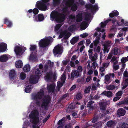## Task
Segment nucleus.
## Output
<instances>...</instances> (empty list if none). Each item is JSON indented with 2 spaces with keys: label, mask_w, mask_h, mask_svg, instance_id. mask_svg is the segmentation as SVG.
<instances>
[{
  "label": "nucleus",
  "mask_w": 128,
  "mask_h": 128,
  "mask_svg": "<svg viewBox=\"0 0 128 128\" xmlns=\"http://www.w3.org/2000/svg\"><path fill=\"white\" fill-rule=\"evenodd\" d=\"M50 101L51 98L50 96L49 95L45 96L42 100L41 107L44 108L46 110L48 106Z\"/></svg>",
  "instance_id": "obj_4"
},
{
  "label": "nucleus",
  "mask_w": 128,
  "mask_h": 128,
  "mask_svg": "<svg viewBox=\"0 0 128 128\" xmlns=\"http://www.w3.org/2000/svg\"><path fill=\"white\" fill-rule=\"evenodd\" d=\"M7 48V44L4 43L0 44V52H4Z\"/></svg>",
  "instance_id": "obj_16"
},
{
  "label": "nucleus",
  "mask_w": 128,
  "mask_h": 128,
  "mask_svg": "<svg viewBox=\"0 0 128 128\" xmlns=\"http://www.w3.org/2000/svg\"><path fill=\"white\" fill-rule=\"evenodd\" d=\"M62 24H58L56 25L55 27V30L56 31L58 30L61 27Z\"/></svg>",
  "instance_id": "obj_48"
},
{
  "label": "nucleus",
  "mask_w": 128,
  "mask_h": 128,
  "mask_svg": "<svg viewBox=\"0 0 128 128\" xmlns=\"http://www.w3.org/2000/svg\"><path fill=\"white\" fill-rule=\"evenodd\" d=\"M15 65L16 68H21L23 66L22 62L21 60L17 61L15 63Z\"/></svg>",
  "instance_id": "obj_24"
},
{
  "label": "nucleus",
  "mask_w": 128,
  "mask_h": 128,
  "mask_svg": "<svg viewBox=\"0 0 128 128\" xmlns=\"http://www.w3.org/2000/svg\"><path fill=\"white\" fill-rule=\"evenodd\" d=\"M53 4L55 6L60 3V0H53Z\"/></svg>",
  "instance_id": "obj_39"
},
{
  "label": "nucleus",
  "mask_w": 128,
  "mask_h": 128,
  "mask_svg": "<svg viewBox=\"0 0 128 128\" xmlns=\"http://www.w3.org/2000/svg\"><path fill=\"white\" fill-rule=\"evenodd\" d=\"M36 55H34L33 53H32L30 55V60H33L35 61L36 60Z\"/></svg>",
  "instance_id": "obj_37"
},
{
  "label": "nucleus",
  "mask_w": 128,
  "mask_h": 128,
  "mask_svg": "<svg viewBox=\"0 0 128 128\" xmlns=\"http://www.w3.org/2000/svg\"><path fill=\"white\" fill-rule=\"evenodd\" d=\"M36 7L40 10L45 11L47 10V6L46 4L42 2L41 1H38L36 4Z\"/></svg>",
  "instance_id": "obj_5"
},
{
  "label": "nucleus",
  "mask_w": 128,
  "mask_h": 128,
  "mask_svg": "<svg viewBox=\"0 0 128 128\" xmlns=\"http://www.w3.org/2000/svg\"><path fill=\"white\" fill-rule=\"evenodd\" d=\"M62 11H63V13L66 14H67L69 13V12L68 10L65 9V8H62Z\"/></svg>",
  "instance_id": "obj_55"
},
{
  "label": "nucleus",
  "mask_w": 128,
  "mask_h": 128,
  "mask_svg": "<svg viewBox=\"0 0 128 128\" xmlns=\"http://www.w3.org/2000/svg\"><path fill=\"white\" fill-rule=\"evenodd\" d=\"M49 66L47 64H44V72H46L48 70Z\"/></svg>",
  "instance_id": "obj_58"
},
{
  "label": "nucleus",
  "mask_w": 128,
  "mask_h": 128,
  "mask_svg": "<svg viewBox=\"0 0 128 128\" xmlns=\"http://www.w3.org/2000/svg\"><path fill=\"white\" fill-rule=\"evenodd\" d=\"M35 74L36 76L38 77V78H40V76L42 75V74L40 73L39 69L37 68L35 71Z\"/></svg>",
  "instance_id": "obj_35"
},
{
  "label": "nucleus",
  "mask_w": 128,
  "mask_h": 128,
  "mask_svg": "<svg viewBox=\"0 0 128 128\" xmlns=\"http://www.w3.org/2000/svg\"><path fill=\"white\" fill-rule=\"evenodd\" d=\"M77 70L80 72H82V66H79L77 68Z\"/></svg>",
  "instance_id": "obj_62"
},
{
  "label": "nucleus",
  "mask_w": 128,
  "mask_h": 128,
  "mask_svg": "<svg viewBox=\"0 0 128 128\" xmlns=\"http://www.w3.org/2000/svg\"><path fill=\"white\" fill-rule=\"evenodd\" d=\"M65 118H63L59 120L58 122V125H61L64 126V124L65 122L64 120Z\"/></svg>",
  "instance_id": "obj_33"
},
{
  "label": "nucleus",
  "mask_w": 128,
  "mask_h": 128,
  "mask_svg": "<svg viewBox=\"0 0 128 128\" xmlns=\"http://www.w3.org/2000/svg\"><path fill=\"white\" fill-rule=\"evenodd\" d=\"M79 40V36H74L70 40L71 44L74 45Z\"/></svg>",
  "instance_id": "obj_18"
},
{
  "label": "nucleus",
  "mask_w": 128,
  "mask_h": 128,
  "mask_svg": "<svg viewBox=\"0 0 128 128\" xmlns=\"http://www.w3.org/2000/svg\"><path fill=\"white\" fill-rule=\"evenodd\" d=\"M121 22H119L118 21H117L116 22L118 26H122L124 23V20L123 19H122L121 21Z\"/></svg>",
  "instance_id": "obj_47"
},
{
  "label": "nucleus",
  "mask_w": 128,
  "mask_h": 128,
  "mask_svg": "<svg viewBox=\"0 0 128 128\" xmlns=\"http://www.w3.org/2000/svg\"><path fill=\"white\" fill-rule=\"evenodd\" d=\"M90 88L89 86L87 87L84 90V93L85 94H88L90 92Z\"/></svg>",
  "instance_id": "obj_49"
},
{
  "label": "nucleus",
  "mask_w": 128,
  "mask_h": 128,
  "mask_svg": "<svg viewBox=\"0 0 128 128\" xmlns=\"http://www.w3.org/2000/svg\"><path fill=\"white\" fill-rule=\"evenodd\" d=\"M76 98L78 100L81 99L82 98L81 94L80 93L78 94L76 96Z\"/></svg>",
  "instance_id": "obj_59"
},
{
  "label": "nucleus",
  "mask_w": 128,
  "mask_h": 128,
  "mask_svg": "<svg viewBox=\"0 0 128 128\" xmlns=\"http://www.w3.org/2000/svg\"><path fill=\"white\" fill-rule=\"evenodd\" d=\"M119 14V12L117 10H116L112 12L109 14V16L110 17L112 18L115 16H118Z\"/></svg>",
  "instance_id": "obj_26"
},
{
  "label": "nucleus",
  "mask_w": 128,
  "mask_h": 128,
  "mask_svg": "<svg viewBox=\"0 0 128 128\" xmlns=\"http://www.w3.org/2000/svg\"><path fill=\"white\" fill-rule=\"evenodd\" d=\"M128 61V58L127 57H123L121 60V61L122 63H125Z\"/></svg>",
  "instance_id": "obj_41"
},
{
  "label": "nucleus",
  "mask_w": 128,
  "mask_h": 128,
  "mask_svg": "<svg viewBox=\"0 0 128 128\" xmlns=\"http://www.w3.org/2000/svg\"><path fill=\"white\" fill-rule=\"evenodd\" d=\"M66 79V74L64 73L61 76V80L62 82L63 83H64Z\"/></svg>",
  "instance_id": "obj_36"
},
{
  "label": "nucleus",
  "mask_w": 128,
  "mask_h": 128,
  "mask_svg": "<svg viewBox=\"0 0 128 128\" xmlns=\"http://www.w3.org/2000/svg\"><path fill=\"white\" fill-rule=\"evenodd\" d=\"M112 81L110 79V76L108 74L106 75L105 76L104 82L106 84H109L110 82Z\"/></svg>",
  "instance_id": "obj_25"
},
{
  "label": "nucleus",
  "mask_w": 128,
  "mask_h": 128,
  "mask_svg": "<svg viewBox=\"0 0 128 128\" xmlns=\"http://www.w3.org/2000/svg\"><path fill=\"white\" fill-rule=\"evenodd\" d=\"M77 18L76 20V22H78L82 20V16L81 15L78 14L77 15Z\"/></svg>",
  "instance_id": "obj_44"
},
{
  "label": "nucleus",
  "mask_w": 128,
  "mask_h": 128,
  "mask_svg": "<svg viewBox=\"0 0 128 128\" xmlns=\"http://www.w3.org/2000/svg\"><path fill=\"white\" fill-rule=\"evenodd\" d=\"M26 74L24 72H22L20 75V78L22 80H24L26 78Z\"/></svg>",
  "instance_id": "obj_40"
},
{
  "label": "nucleus",
  "mask_w": 128,
  "mask_h": 128,
  "mask_svg": "<svg viewBox=\"0 0 128 128\" xmlns=\"http://www.w3.org/2000/svg\"><path fill=\"white\" fill-rule=\"evenodd\" d=\"M122 91H120L118 92L116 94V96H121L122 94Z\"/></svg>",
  "instance_id": "obj_50"
},
{
  "label": "nucleus",
  "mask_w": 128,
  "mask_h": 128,
  "mask_svg": "<svg viewBox=\"0 0 128 128\" xmlns=\"http://www.w3.org/2000/svg\"><path fill=\"white\" fill-rule=\"evenodd\" d=\"M53 39L52 37H48L41 39L39 43V46L41 48H45L48 46L51 42Z\"/></svg>",
  "instance_id": "obj_2"
},
{
  "label": "nucleus",
  "mask_w": 128,
  "mask_h": 128,
  "mask_svg": "<svg viewBox=\"0 0 128 128\" xmlns=\"http://www.w3.org/2000/svg\"><path fill=\"white\" fill-rule=\"evenodd\" d=\"M30 50L31 52H32L36 50V45H30Z\"/></svg>",
  "instance_id": "obj_38"
},
{
  "label": "nucleus",
  "mask_w": 128,
  "mask_h": 128,
  "mask_svg": "<svg viewBox=\"0 0 128 128\" xmlns=\"http://www.w3.org/2000/svg\"><path fill=\"white\" fill-rule=\"evenodd\" d=\"M4 23L6 24L8 27H11L12 26V22L7 18H5L4 19Z\"/></svg>",
  "instance_id": "obj_27"
},
{
  "label": "nucleus",
  "mask_w": 128,
  "mask_h": 128,
  "mask_svg": "<svg viewBox=\"0 0 128 128\" xmlns=\"http://www.w3.org/2000/svg\"><path fill=\"white\" fill-rule=\"evenodd\" d=\"M112 52H114V54L116 55L118 53V49L117 48L115 47L112 50Z\"/></svg>",
  "instance_id": "obj_46"
},
{
  "label": "nucleus",
  "mask_w": 128,
  "mask_h": 128,
  "mask_svg": "<svg viewBox=\"0 0 128 128\" xmlns=\"http://www.w3.org/2000/svg\"><path fill=\"white\" fill-rule=\"evenodd\" d=\"M38 114L39 112L37 110L32 111L29 114L30 118L32 119V123L35 124H36L39 122Z\"/></svg>",
  "instance_id": "obj_3"
},
{
  "label": "nucleus",
  "mask_w": 128,
  "mask_h": 128,
  "mask_svg": "<svg viewBox=\"0 0 128 128\" xmlns=\"http://www.w3.org/2000/svg\"><path fill=\"white\" fill-rule=\"evenodd\" d=\"M8 57L5 55H3L0 57V61L2 62H5L8 60Z\"/></svg>",
  "instance_id": "obj_29"
},
{
  "label": "nucleus",
  "mask_w": 128,
  "mask_h": 128,
  "mask_svg": "<svg viewBox=\"0 0 128 128\" xmlns=\"http://www.w3.org/2000/svg\"><path fill=\"white\" fill-rule=\"evenodd\" d=\"M78 1L79 2L80 4L81 5H84L85 4V2L83 0H78Z\"/></svg>",
  "instance_id": "obj_64"
},
{
  "label": "nucleus",
  "mask_w": 128,
  "mask_h": 128,
  "mask_svg": "<svg viewBox=\"0 0 128 128\" xmlns=\"http://www.w3.org/2000/svg\"><path fill=\"white\" fill-rule=\"evenodd\" d=\"M75 0H64L63 2H65V4L66 5L64 8L65 9L68 10V7H70V3L69 2H70L72 4H74V1Z\"/></svg>",
  "instance_id": "obj_14"
},
{
  "label": "nucleus",
  "mask_w": 128,
  "mask_h": 128,
  "mask_svg": "<svg viewBox=\"0 0 128 128\" xmlns=\"http://www.w3.org/2000/svg\"><path fill=\"white\" fill-rule=\"evenodd\" d=\"M29 82L31 84H35L37 82L36 76H32L30 77L29 80Z\"/></svg>",
  "instance_id": "obj_15"
},
{
  "label": "nucleus",
  "mask_w": 128,
  "mask_h": 128,
  "mask_svg": "<svg viewBox=\"0 0 128 128\" xmlns=\"http://www.w3.org/2000/svg\"><path fill=\"white\" fill-rule=\"evenodd\" d=\"M16 75L15 71L14 70H11L10 71L9 76L10 80L12 81L14 80Z\"/></svg>",
  "instance_id": "obj_13"
},
{
  "label": "nucleus",
  "mask_w": 128,
  "mask_h": 128,
  "mask_svg": "<svg viewBox=\"0 0 128 128\" xmlns=\"http://www.w3.org/2000/svg\"><path fill=\"white\" fill-rule=\"evenodd\" d=\"M65 33L64 32H61L60 33L59 37L60 38H62L65 36Z\"/></svg>",
  "instance_id": "obj_57"
},
{
  "label": "nucleus",
  "mask_w": 128,
  "mask_h": 128,
  "mask_svg": "<svg viewBox=\"0 0 128 128\" xmlns=\"http://www.w3.org/2000/svg\"><path fill=\"white\" fill-rule=\"evenodd\" d=\"M55 85L53 84H50L48 87V89L49 92H54V91Z\"/></svg>",
  "instance_id": "obj_22"
},
{
  "label": "nucleus",
  "mask_w": 128,
  "mask_h": 128,
  "mask_svg": "<svg viewBox=\"0 0 128 128\" xmlns=\"http://www.w3.org/2000/svg\"><path fill=\"white\" fill-rule=\"evenodd\" d=\"M52 74L51 72H49L46 74V76L44 78L45 79L48 81L52 79Z\"/></svg>",
  "instance_id": "obj_20"
},
{
  "label": "nucleus",
  "mask_w": 128,
  "mask_h": 128,
  "mask_svg": "<svg viewBox=\"0 0 128 128\" xmlns=\"http://www.w3.org/2000/svg\"><path fill=\"white\" fill-rule=\"evenodd\" d=\"M110 43H109L108 41H107L105 44H104V53H105L106 52L108 53V52L110 46Z\"/></svg>",
  "instance_id": "obj_11"
},
{
  "label": "nucleus",
  "mask_w": 128,
  "mask_h": 128,
  "mask_svg": "<svg viewBox=\"0 0 128 128\" xmlns=\"http://www.w3.org/2000/svg\"><path fill=\"white\" fill-rule=\"evenodd\" d=\"M44 16L42 14H38V16H35V15H34L33 20L36 22H41L44 19Z\"/></svg>",
  "instance_id": "obj_8"
},
{
  "label": "nucleus",
  "mask_w": 128,
  "mask_h": 128,
  "mask_svg": "<svg viewBox=\"0 0 128 128\" xmlns=\"http://www.w3.org/2000/svg\"><path fill=\"white\" fill-rule=\"evenodd\" d=\"M75 108L74 105H73V104H71L69 105L68 108V109L69 111H71L72 110L74 109Z\"/></svg>",
  "instance_id": "obj_43"
},
{
  "label": "nucleus",
  "mask_w": 128,
  "mask_h": 128,
  "mask_svg": "<svg viewBox=\"0 0 128 128\" xmlns=\"http://www.w3.org/2000/svg\"><path fill=\"white\" fill-rule=\"evenodd\" d=\"M112 53H110L108 54V57L107 58L106 60H108L109 59H111L112 58Z\"/></svg>",
  "instance_id": "obj_61"
},
{
  "label": "nucleus",
  "mask_w": 128,
  "mask_h": 128,
  "mask_svg": "<svg viewBox=\"0 0 128 128\" xmlns=\"http://www.w3.org/2000/svg\"><path fill=\"white\" fill-rule=\"evenodd\" d=\"M44 91L42 89L40 90V91L35 94H32V97L34 100H37L41 99L43 97L44 95Z\"/></svg>",
  "instance_id": "obj_7"
},
{
  "label": "nucleus",
  "mask_w": 128,
  "mask_h": 128,
  "mask_svg": "<svg viewBox=\"0 0 128 128\" xmlns=\"http://www.w3.org/2000/svg\"><path fill=\"white\" fill-rule=\"evenodd\" d=\"M91 3L86 4L85 5L86 8V11L90 10L91 13H93L96 12L98 9V6L97 4H93L95 2V0H88Z\"/></svg>",
  "instance_id": "obj_1"
},
{
  "label": "nucleus",
  "mask_w": 128,
  "mask_h": 128,
  "mask_svg": "<svg viewBox=\"0 0 128 128\" xmlns=\"http://www.w3.org/2000/svg\"><path fill=\"white\" fill-rule=\"evenodd\" d=\"M107 104L105 102H101L100 103V108L101 110H105L106 108Z\"/></svg>",
  "instance_id": "obj_19"
},
{
  "label": "nucleus",
  "mask_w": 128,
  "mask_h": 128,
  "mask_svg": "<svg viewBox=\"0 0 128 128\" xmlns=\"http://www.w3.org/2000/svg\"><path fill=\"white\" fill-rule=\"evenodd\" d=\"M112 93L110 91H107L106 96L108 97H112Z\"/></svg>",
  "instance_id": "obj_51"
},
{
  "label": "nucleus",
  "mask_w": 128,
  "mask_h": 128,
  "mask_svg": "<svg viewBox=\"0 0 128 128\" xmlns=\"http://www.w3.org/2000/svg\"><path fill=\"white\" fill-rule=\"evenodd\" d=\"M64 83H63L62 82H60V81L58 82H57V87L61 88L63 84Z\"/></svg>",
  "instance_id": "obj_52"
},
{
  "label": "nucleus",
  "mask_w": 128,
  "mask_h": 128,
  "mask_svg": "<svg viewBox=\"0 0 128 128\" xmlns=\"http://www.w3.org/2000/svg\"><path fill=\"white\" fill-rule=\"evenodd\" d=\"M116 125V123L114 121L110 120L107 122L106 125L108 127L111 128L113 127Z\"/></svg>",
  "instance_id": "obj_21"
},
{
  "label": "nucleus",
  "mask_w": 128,
  "mask_h": 128,
  "mask_svg": "<svg viewBox=\"0 0 128 128\" xmlns=\"http://www.w3.org/2000/svg\"><path fill=\"white\" fill-rule=\"evenodd\" d=\"M115 86L114 85H109L107 86L106 88L108 90H112L115 88Z\"/></svg>",
  "instance_id": "obj_45"
},
{
  "label": "nucleus",
  "mask_w": 128,
  "mask_h": 128,
  "mask_svg": "<svg viewBox=\"0 0 128 128\" xmlns=\"http://www.w3.org/2000/svg\"><path fill=\"white\" fill-rule=\"evenodd\" d=\"M93 103L94 102L92 101H89L87 104V107L90 109L93 110L94 109V107L92 105Z\"/></svg>",
  "instance_id": "obj_32"
},
{
  "label": "nucleus",
  "mask_w": 128,
  "mask_h": 128,
  "mask_svg": "<svg viewBox=\"0 0 128 128\" xmlns=\"http://www.w3.org/2000/svg\"><path fill=\"white\" fill-rule=\"evenodd\" d=\"M124 76L125 77L128 78V73L127 70L124 71Z\"/></svg>",
  "instance_id": "obj_63"
},
{
  "label": "nucleus",
  "mask_w": 128,
  "mask_h": 128,
  "mask_svg": "<svg viewBox=\"0 0 128 128\" xmlns=\"http://www.w3.org/2000/svg\"><path fill=\"white\" fill-rule=\"evenodd\" d=\"M23 70L25 72H29L30 70V66L29 64L26 65L23 68Z\"/></svg>",
  "instance_id": "obj_31"
},
{
  "label": "nucleus",
  "mask_w": 128,
  "mask_h": 128,
  "mask_svg": "<svg viewBox=\"0 0 128 128\" xmlns=\"http://www.w3.org/2000/svg\"><path fill=\"white\" fill-rule=\"evenodd\" d=\"M66 15L64 14H60L58 16L56 21L58 23H61L64 22L65 18Z\"/></svg>",
  "instance_id": "obj_9"
},
{
  "label": "nucleus",
  "mask_w": 128,
  "mask_h": 128,
  "mask_svg": "<svg viewBox=\"0 0 128 128\" xmlns=\"http://www.w3.org/2000/svg\"><path fill=\"white\" fill-rule=\"evenodd\" d=\"M72 4L71 7V10L73 11H75L77 10L78 6L76 4Z\"/></svg>",
  "instance_id": "obj_34"
},
{
  "label": "nucleus",
  "mask_w": 128,
  "mask_h": 128,
  "mask_svg": "<svg viewBox=\"0 0 128 128\" xmlns=\"http://www.w3.org/2000/svg\"><path fill=\"white\" fill-rule=\"evenodd\" d=\"M122 128H128V124L126 123L123 122L122 126Z\"/></svg>",
  "instance_id": "obj_53"
},
{
  "label": "nucleus",
  "mask_w": 128,
  "mask_h": 128,
  "mask_svg": "<svg viewBox=\"0 0 128 128\" xmlns=\"http://www.w3.org/2000/svg\"><path fill=\"white\" fill-rule=\"evenodd\" d=\"M87 22L86 21H83L80 24V27L81 28H83L82 30H85L88 26Z\"/></svg>",
  "instance_id": "obj_23"
},
{
  "label": "nucleus",
  "mask_w": 128,
  "mask_h": 128,
  "mask_svg": "<svg viewBox=\"0 0 128 128\" xmlns=\"http://www.w3.org/2000/svg\"><path fill=\"white\" fill-rule=\"evenodd\" d=\"M88 36V34L86 33L80 35V36L83 38H85Z\"/></svg>",
  "instance_id": "obj_60"
},
{
  "label": "nucleus",
  "mask_w": 128,
  "mask_h": 128,
  "mask_svg": "<svg viewBox=\"0 0 128 128\" xmlns=\"http://www.w3.org/2000/svg\"><path fill=\"white\" fill-rule=\"evenodd\" d=\"M38 12V10L37 8H34L33 10V13L34 14V15H35V16H36V15L37 14Z\"/></svg>",
  "instance_id": "obj_54"
},
{
  "label": "nucleus",
  "mask_w": 128,
  "mask_h": 128,
  "mask_svg": "<svg viewBox=\"0 0 128 128\" xmlns=\"http://www.w3.org/2000/svg\"><path fill=\"white\" fill-rule=\"evenodd\" d=\"M100 38H98V40H96L94 41V46L95 47L97 46L98 45V44L99 42V40Z\"/></svg>",
  "instance_id": "obj_56"
},
{
  "label": "nucleus",
  "mask_w": 128,
  "mask_h": 128,
  "mask_svg": "<svg viewBox=\"0 0 128 128\" xmlns=\"http://www.w3.org/2000/svg\"><path fill=\"white\" fill-rule=\"evenodd\" d=\"M72 72L76 76L78 77L79 76L80 73L78 71L74 70L72 71Z\"/></svg>",
  "instance_id": "obj_42"
},
{
  "label": "nucleus",
  "mask_w": 128,
  "mask_h": 128,
  "mask_svg": "<svg viewBox=\"0 0 128 128\" xmlns=\"http://www.w3.org/2000/svg\"><path fill=\"white\" fill-rule=\"evenodd\" d=\"M14 51L17 56H20L22 51V48L18 46H16L15 47Z\"/></svg>",
  "instance_id": "obj_10"
},
{
  "label": "nucleus",
  "mask_w": 128,
  "mask_h": 128,
  "mask_svg": "<svg viewBox=\"0 0 128 128\" xmlns=\"http://www.w3.org/2000/svg\"><path fill=\"white\" fill-rule=\"evenodd\" d=\"M85 14L84 19L87 21H88L91 16V14L90 13L86 12L84 13Z\"/></svg>",
  "instance_id": "obj_28"
},
{
  "label": "nucleus",
  "mask_w": 128,
  "mask_h": 128,
  "mask_svg": "<svg viewBox=\"0 0 128 128\" xmlns=\"http://www.w3.org/2000/svg\"><path fill=\"white\" fill-rule=\"evenodd\" d=\"M118 115L120 116H124L125 114L126 111L125 110L122 108L118 109L117 112Z\"/></svg>",
  "instance_id": "obj_17"
},
{
  "label": "nucleus",
  "mask_w": 128,
  "mask_h": 128,
  "mask_svg": "<svg viewBox=\"0 0 128 128\" xmlns=\"http://www.w3.org/2000/svg\"><path fill=\"white\" fill-rule=\"evenodd\" d=\"M58 13L56 11H53L50 14V20L53 21L55 20V21L58 16Z\"/></svg>",
  "instance_id": "obj_12"
},
{
  "label": "nucleus",
  "mask_w": 128,
  "mask_h": 128,
  "mask_svg": "<svg viewBox=\"0 0 128 128\" xmlns=\"http://www.w3.org/2000/svg\"><path fill=\"white\" fill-rule=\"evenodd\" d=\"M53 52L54 56L61 54L63 52L61 46L60 45H58L55 46L53 50Z\"/></svg>",
  "instance_id": "obj_6"
},
{
  "label": "nucleus",
  "mask_w": 128,
  "mask_h": 128,
  "mask_svg": "<svg viewBox=\"0 0 128 128\" xmlns=\"http://www.w3.org/2000/svg\"><path fill=\"white\" fill-rule=\"evenodd\" d=\"M33 86L31 85H28L26 86L25 89V91L26 92L29 93L31 92Z\"/></svg>",
  "instance_id": "obj_30"
}]
</instances>
